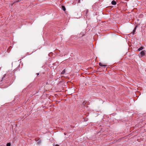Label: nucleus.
<instances>
[{
	"mask_svg": "<svg viewBox=\"0 0 146 146\" xmlns=\"http://www.w3.org/2000/svg\"><path fill=\"white\" fill-rule=\"evenodd\" d=\"M140 54L142 56H144L145 55V52L143 51L141 52Z\"/></svg>",
	"mask_w": 146,
	"mask_h": 146,
	"instance_id": "obj_1",
	"label": "nucleus"
},
{
	"mask_svg": "<svg viewBox=\"0 0 146 146\" xmlns=\"http://www.w3.org/2000/svg\"><path fill=\"white\" fill-rule=\"evenodd\" d=\"M99 65L101 66H107L106 65L103 64L102 63L100 62L99 63Z\"/></svg>",
	"mask_w": 146,
	"mask_h": 146,
	"instance_id": "obj_2",
	"label": "nucleus"
},
{
	"mask_svg": "<svg viewBox=\"0 0 146 146\" xmlns=\"http://www.w3.org/2000/svg\"><path fill=\"white\" fill-rule=\"evenodd\" d=\"M111 4L113 5H115L116 4V2L115 1L113 0L111 2Z\"/></svg>",
	"mask_w": 146,
	"mask_h": 146,
	"instance_id": "obj_3",
	"label": "nucleus"
},
{
	"mask_svg": "<svg viewBox=\"0 0 146 146\" xmlns=\"http://www.w3.org/2000/svg\"><path fill=\"white\" fill-rule=\"evenodd\" d=\"M143 49V47L141 46V47H140L138 49V51H140V50H142Z\"/></svg>",
	"mask_w": 146,
	"mask_h": 146,
	"instance_id": "obj_4",
	"label": "nucleus"
},
{
	"mask_svg": "<svg viewBox=\"0 0 146 146\" xmlns=\"http://www.w3.org/2000/svg\"><path fill=\"white\" fill-rule=\"evenodd\" d=\"M62 9L64 11H65V10H66L65 7L64 6H62Z\"/></svg>",
	"mask_w": 146,
	"mask_h": 146,
	"instance_id": "obj_5",
	"label": "nucleus"
},
{
	"mask_svg": "<svg viewBox=\"0 0 146 146\" xmlns=\"http://www.w3.org/2000/svg\"><path fill=\"white\" fill-rule=\"evenodd\" d=\"M65 69H64L61 72V74H64L65 73Z\"/></svg>",
	"mask_w": 146,
	"mask_h": 146,
	"instance_id": "obj_6",
	"label": "nucleus"
},
{
	"mask_svg": "<svg viewBox=\"0 0 146 146\" xmlns=\"http://www.w3.org/2000/svg\"><path fill=\"white\" fill-rule=\"evenodd\" d=\"M136 29V27L135 28V29L133 30V32H132V33H133V35H134L135 32V29Z\"/></svg>",
	"mask_w": 146,
	"mask_h": 146,
	"instance_id": "obj_7",
	"label": "nucleus"
},
{
	"mask_svg": "<svg viewBox=\"0 0 146 146\" xmlns=\"http://www.w3.org/2000/svg\"><path fill=\"white\" fill-rule=\"evenodd\" d=\"M11 143H7V146H11Z\"/></svg>",
	"mask_w": 146,
	"mask_h": 146,
	"instance_id": "obj_8",
	"label": "nucleus"
},
{
	"mask_svg": "<svg viewBox=\"0 0 146 146\" xmlns=\"http://www.w3.org/2000/svg\"><path fill=\"white\" fill-rule=\"evenodd\" d=\"M88 13V10H86V14H87V13Z\"/></svg>",
	"mask_w": 146,
	"mask_h": 146,
	"instance_id": "obj_9",
	"label": "nucleus"
},
{
	"mask_svg": "<svg viewBox=\"0 0 146 146\" xmlns=\"http://www.w3.org/2000/svg\"><path fill=\"white\" fill-rule=\"evenodd\" d=\"M20 1V0H18V1H16V2H19V1Z\"/></svg>",
	"mask_w": 146,
	"mask_h": 146,
	"instance_id": "obj_10",
	"label": "nucleus"
},
{
	"mask_svg": "<svg viewBox=\"0 0 146 146\" xmlns=\"http://www.w3.org/2000/svg\"><path fill=\"white\" fill-rule=\"evenodd\" d=\"M55 146H59V145H55Z\"/></svg>",
	"mask_w": 146,
	"mask_h": 146,
	"instance_id": "obj_11",
	"label": "nucleus"
},
{
	"mask_svg": "<svg viewBox=\"0 0 146 146\" xmlns=\"http://www.w3.org/2000/svg\"><path fill=\"white\" fill-rule=\"evenodd\" d=\"M21 0H20V1H21Z\"/></svg>",
	"mask_w": 146,
	"mask_h": 146,
	"instance_id": "obj_12",
	"label": "nucleus"
}]
</instances>
